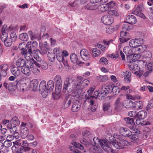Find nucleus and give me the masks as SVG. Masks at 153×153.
<instances>
[{
  "label": "nucleus",
  "instance_id": "aec40b11",
  "mask_svg": "<svg viewBox=\"0 0 153 153\" xmlns=\"http://www.w3.org/2000/svg\"><path fill=\"white\" fill-rule=\"evenodd\" d=\"M12 74L15 76H19L21 74V70L19 68L15 66H13L11 69Z\"/></svg>",
  "mask_w": 153,
  "mask_h": 153
},
{
  "label": "nucleus",
  "instance_id": "69168bd1",
  "mask_svg": "<svg viewBox=\"0 0 153 153\" xmlns=\"http://www.w3.org/2000/svg\"><path fill=\"white\" fill-rule=\"evenodd\" d=\"M3 144L4 146L7 148L10 147L12 145L11 141L7 140L4 141Z\"/></svg>",
  "mask_w": 153,
  "mask_h": 153
},
{
  "label": "nucleus",
  "instance_id": "09e8293b",
  "mask_svg": "<svg viewBox=\"0 0 153 153\" xmlns=\"http://www.w3.org/2000/svg\"><path fill=\"white\" fill-rule=\"evenodd\" d=\"M102 95L101 94H100V92L99 91H96L94 92V94L92 95L91 97H92L93 98H95L96 99H97L98 97V99L99 100H102V97H102Z\"/></svg>",
  "mask_w": 153,
  "mask_h": 153
},
{
  "label": "nucleus",
  "instance_id": "ea45409f",
  "mask_svg": "<svg viewBox=\"0 0 153 153\" xmlns=\"http://www.w3.org/2000/svg\"><path fill=\"white\" fill-rule=\"evenodd\" d=\"M131 47L126 46L123 49V51L127 55V56L128 55H131L132 54V49Z\"/></svg>",
  "mask_w": 153,
  "mask_h": 153
},
{
  "label": "nucleus",
  "instance_id": "4468645a",
  "mask_svg": "<svg viewBox=\"0 0 153 153\" xmlns=\"http://www.w3.org/2000/svg\"><path fill=\"white\" fill-rule=\"evenodd\" d=\"M121 75L124 77V79L126 82L129 83L131 82V73L129 71H126L121 72L120 73Z\"/></svg>",
  "mask_w": 153,
  "mask_h": 153
},
{
  "label": "nucleus",
  "instance_id": "bf43d9fd",
  "mask_svg": "<svg viewBox=\"0 0 153 153\" xmlns=\"http://www.w3.org/2000/svg\"><path fill=\"white\" fill-rule=\"evenodd\" d=\"M48 56L49 60L51 62H53L55 59V55L53 53H48Z\"/></svg>",
  "mask_w": 153,
  "mask_h": 153
},
{
  "label": "nucleus",
  "instance_id": "2f4dec72",
  "mask_svg": "<svg viewBox=\"0 0 153 153\" xmlns=\"http://www.w3.org/2000/svg\"><path fill=\"white\" fill-rule=\"evenodd\" d=\"M133 108L136 109H141L143 107V104L141 101H137L133 102Z\"/></svg>",
  "mask_w": 153,
  "mask_h": 153
},
{
  "label": "nucleus",
  "instance_id": "c03bdc74",
  "mask_svg": "<svg viewBox=\"0 0 153 153\" xmlns=\"http://www.w3.org/2000/svg\"><path fill=\"white\" fill-rule=\"evenodd\" d=\"M21 53L24 57L26 59H28L30 58V56L31 55H29L27 50L24 49L21 50Z\"/></svg>",
  "mask_w": 153,
  "mask_h": 153
},
{
  "label": "nucleus",
  "instance_id": "6e6d98bb",
  "mask_svg": "<svg viewBox=\"0 0 153 153\" xmlns=\"http://www.w3.org/2000/svg\"><path fill=\"white\" fill-rule=\"evenodd\" d=\"M151 65H152L150 63H149L147 65V68L149 70L147 71L144 74L143 76L145 77H146L148 76L149 74L151 73V72L152 71V69H151V68L152 67Z\"/></svg>",
  "mask_w": 153,
  "mask_h": 153
},
{
  "label": "nucleus",
  "instance_id": "e2e57ef3",
  "mask_svg": "<svg viewBox=\"0 0 153 153\" xmlns=\"http://www.w3.org/2000/svg\"><path fill=\"white\" fill-rule=\"evenodd\" d=\"M108 13L114 16H117L119 15L118 13L115 10H111L108 12Z\"/></svg>",
  "mask_w": 153,
  "mask_h": 153
},
{
  "label": "nucleus",
  "instance_id": "f03ea898",
  "mask_svg": "<svg viewBox=\"0 0 153 153\" xmlns=\"http://www.w3.org/2000/svg\"><path fill=\"white\" fill-rule=\"evenodd\" d=\"M93 140L95 144L100 145L101 148L105 152H111V153H117V152L115 150L113 149L114 147H113V148L110 145L111 143L107 142L105 140H100L96 137H94Z\"/></svg>",
  "mask_w": 153,
  "mask_h": 153
},
{
  "label": "nucleus",
  "instance_id": "e433bc0d",
  "mask_svg": "<svg viewBox=\"0 0 153 153\" xmlns=\"http://www.w3.org/2000/svg\"><path fill=\"white\" fill-rule=\"evenodd\" d=\"M127 125L129 127V126L134 125L135 124L134 120L133 118L128 117L124 118Z\"/></svg>",
  "mask_w": 153,
  "mask_h": 153
},
{
  "label": "nucleus",
  "instance_id": "603ef678",
  "mask_svg": "<svg viewBox=\"0 0 153 153\" xmlns=\"http://www.w3.org/2000/svg\"><path fill=\"white\" fill-rule=\"evenodd\" d=\"M7 29V26L6 25H4L1 28V34L0 35L1 38L3 36H5V35L8 36V35L5 32L6 29Z\"/></svg>",
  "mask_w": 153,
  "mask_h": 153
},
{
  "label": "nucleus",
  "instance_id": "37998d69",
  "mask_svg": "<svg viewBox=\"0 0 153 153\" xmlns=\"http://www.w3.org/2000/svg\"><path fill=\"white\" fill-rule=\"evenodd\" d=\"M126 22L124 24L123 26V29L124 31H127L130 30L132 27V26Z\"/></svg>",
  "mask_w": 153,
  "mask_h": 153
},
{
  "label": "nucleus",
  "instance_id": "3c124183",
  "mask_svg": "<svg viewBox=\"0 0 153 153\" xmlns=\"http://www.w3.org/2000/svg\"><path fill=\"white\" fill-rule=\"evenodd\" d=\"M98 8L101 11L103 12L108 10V6L106 4H103L100 5Z\"/></svg>",
  "mask_w": 153,
  "mask_h": 153
},
{
  "label": "nucleus",
  "instance_id": "79ce46f5",
  "mask_svg": "<svg viewBox=\"0 0 153 153\" xmlns=\"http://www.w3.org/2000/svg\"><path fill=\"white\" fill-rule=\"evenodd\" d=\"M19 38L22 41H27L28 39V36L27 33H23L19 35Z\"/></svg>",
  "mask_w": 153,
  "mask_h": 153
},
{
  "label": "nucleus",
  "instance_id": "473e14b6",
  "mask_svg": "<svg viewBox=\"0 0 153 153\" xmlns=\"http://www.w3.org/2000/svg\"><path fill=\"white\" fill-rule=\"evenodd\" d=\"M133 101L129 100L124 101L123 106L126 108H133Z\"/></svg>",
  "mask_w": 153,
  "mask_h": 153
},
{
  "label": "nucleus",
  "instance_id": "cd10ccee",
  "mask_svg": "<svg viewBox=\"0 0 153 153\" xmlns=\"http://www.w3.org/2000/svg\"><path fill=\"white\" fill-rule=\"evenodd\" d=\"M56 56V59L59 62H62L65 66L68 65L67 61L65 59L61 53H58Z\"/></svg>",
  "mask_w": 153,
  "mask_h": 153
},
{
  "label": "nucleus",
  "instance_id": "4be33fe9",
  "mask_svg": "<svg viewBox=\"0 0 153 153\" xmlns=\"http://www.w3.org/2000/svg\"><path fill=\"white\" fill-rule=\"evenodd\" d=\"M15 84V82L13 83L5 82L3 84V86L9 91H13L14 90V87L16 86V85H14Z\"/></svg>",
  "mask_w": 153,
  "mask_h": 153
},
{
  "label": "nucleus",
  "instance_id": "7c9ffc66",
  "mask_svg": "<svg viewBox=\"0 0 153 153\" xmlns=\"http://www.w3.org/2000/svg\"><path fill=\"white\" fill-rule=\"evenodd\" d=\"M76 79H79L80 80V85L79 86V89L80 88H82L88 85L89 83V81L88 80L85 79L82 82V80L81 78H77Z\"/></svg>",
  "mask_w": 153,
  "mask_h": 153
},
{
  "label": "nucleus",
  "instance_id": "8fccbe9b",
  "mask_svg": "<svg viewBox=\"0 0 153 153\" xmlns=\"http://www.w3.org/2000/svg\"><path fill=\"white\" fill-rule=\"evenodd\" d=\"M10 121L13 124V125L15 126H18L20 123L18 119L16 117H15L12 119Z\"/></svg>",
  "mask_w": 153,
  "mask_h": 153
},
{
  "label": "nucleus",
  "instance_id": "5fc2aeb1",
  "mask_svg": "<svg viewBox=\"0 0 153 153\" xmlns=\"http://www.w3.org/2000/svg\"><path fill=\"white\" fill-rule=\"evenodd\" d=\"M92 3L88 4L85 6L86 9L90 10H95L97 8L95 5L93 4Z\"/></svg>",
  "mask_w": 153,
  "mask_h": 153
},
{
  "label": "nucleus",
  "instance_id": "f8f14e48",
  "mask_svg": "<svg viewBox=\"0 0 153 153\" xmlns=\"http://www.w3.org/2000/svg\"><path fill=\"white\" fill-rule=\"evenodd\" d=\"M28 33L30 36L31 40L36 39L38 41H39L41 39V34L39 33H33L30 30L28 31Z\"/></svg>",
  "mask_w": 153,
  "mask_h": 153
},
{
  "label": "nucleus",
  "instance_id": "5701e85b",
  "mask_svg": "<svg viewBox=\"0 0 153 153\" xmlns=\"http://www.w3.org/2000/svg\"><path fill=\"white\" fill-rule=\"evenodd\" d=\"M91 132L88 131H85L82 133V136L84 140H81L80 142L82 143H85L87 140H88V139L91 136Z\"/></svg>",
  "mask_w": 153,
  "mask_h": 153
},
{
  "label": "nucleus",
  "instance_id": "72a5a7b5",
  "mask_svg": "<svg viewBox=\"0 0 153 153\" xmlns=\"http://www.w3.org/2000/svg\"><path fill=\"white\" fill-rule=\"evenodd\" d=\"M25 64V60L22 59H18L16 63V64L17 67L19 68L23 67Z\"/></svg>",
  "mask_w": 153,
  "mask_h": 153
},
{
  "label": "nucleus",
  "instance_id": "774afa93",
  "mask_svg": "<svg viewBox=\"0 0 153 153\" xmlns=\"http://www.w3.org/2000/svg\"><path fill=\"white\" fill-rule=\"evenodd\" d=\"M143 73V71L141 69H140L139 71H136L134 73V74L139 77H140Z\"/></svg>",
  "mask_w": 153,
  "mask_h": 153
},
{
  "label": "nucleus",
  "instance_id": "052dcab7",
  "mask_svg": "<svg viewBox=\"0 0 153 153\" xmlns=\"http://www.w3.org/2000/svg\"><path fill=\"white\" fill-rule=\"evenodd\" d=\"M98 79L101 82H105L108 79L107 76H100L98 77Z\"/></svg>",
  "mask_w": 153,
  "mask_h": 153
},
{
  "label": "nucleus",
  "instance_id": "dca6fc26",
  "mask_svg": "<svg viewBox=\"0 0 153 153\" xmlns=\"http://www.w3.org/2000/svg\"><path fill=\"white\" fill-rule=\"evenodd\" d=\"M122 100L120 98H118L116 100L114 105L115 106V109L117 111L120 110L123 106Z\"/></svg>",
  "mask_w": 153,
  "mask_h": 153
},
{
  "label": "nucleus",
  "instance_id": "a211bd4d",
  "mask_svg": "<svg viewBox=\"0 0 153 153\" xmlns=\"http://www.w3.org/2000/svg\"><path fill=\"white\" fill-rule=\"evenodd\" d=\"M139 58V55L137 54H132L131 55H128L127 56V59L130 63L135 62Z\"/></svg>",
  "mask_w": 153,
  "mask_h": 153
},
{
  "label": "nucleus",
  "instance_id": "a19ab883",
  "mask_svg": "<svg viewBox=\"0 0 153 153\" xmlns=\"http://www.w3.org/2000/svg\"><path fill=\"white\" fill-rule=\"evenodd\" d=\"M146 49V46L145 45H140L136 48L135 50L138 51L139 53H142L145 51Z\"/></svg>",
  "mask_w": 153,
  "mask_h": 153
},
{
  "label": "nucleus",
  "instance_id": "c85d7f7f",
  "mask_svg": "<svg viewBox=\"0 0 153 153\" xmlns=\"http://www.w3.org/2000/svg\"><path fill=\"white\" fill-rule=\"evenodd\" d=\"M132 134L129 137V138L131 140V142L135 143H137L138 142L139 136L138 134Z\"/></svg>",
  "mask_w": 153,
  "mask_h": 153
},
{
  "label": "nucleus",
  "instance_id": "a878e982",
  "mask_svg": "<svg viewBox=\"0 0 153 153\" xmlns=\"http://www.w3.org/2000/svg\"><path fill=\"white\" fill-rule=\"evenodd\" d=\"M122 134L124 136L129 137L132 133L131 131L127 128H122L120 130Z\"/></svg>",
  "mask_w": 153,
  "mask_h": 153
},
{
  "label": "nucleus",
  "instance_id": "338daca9",
  "mask_svg": "<svg viewBox=\"0 0 153 153\" xmlns=\"http://www.w3.org/2000/svg\"><path fill=\"white\" fill-rule=\"evenodd\" d=\"M137 112L134 111H130L128 114V115L129 116L135 118L137 117Z\"/></svg>",
  "mask_w": 153,
  "mask_h": 153
},
{
  "label": "nucleus",
  "instance_id": "423d86ee",
  "mask_svg": "<svg viewBox=\"0 0 153 153\" xmlns=\"http://www.w3.org/2000/svg\"><path fill=\"white\" fill-rule=\"evenodd\" d=\"M118 138L120 141V142L115 143L114 144H111L110 145L112 148H113V147H114L117 149H123V146H127L129 144V142L126 140H121V136H119Z\"/></svg>",
  "mask_w": 153,
  "mask_h": 153
},
{
  "label": "nucleus",
  "instance_id": "13d9d810",
  "mask_svg": "<svg viewBox=\"0 0 153 153\" xmlns=\"http://www.w3.org/2000/svg\"><path fill=\"white\" fill-rule=\"evenodd\" d=\"M132 13L134 15L138 16H139L145 19L146 18L145 16L142 13L140 12L136 11H133Z\"/></svg>",
  "mask_w": 153,
  "mask_h": 153
},
{
  "label": "nucleus",
  "instance_id": "bb28decb",
  "mask_svg": "<svg viewBox=\"0 0 153 153\" xmlns=\"http://www.w3.org/2000/svg\"><path fill=\"white\" fill-rule=\"evenodd\" d=\"M7 127L8 129H10V131L11 132L14 133V135H15V134H19V133L16 132L17 129L16 126L13 125V126L11 123H9L7 124Z\"/></svg>",
  "mask_w": 153,
  "mask_h": 153
},
{
  "label": "nucleus",
  "instance_id": "1a4fd4ad",
  "mask_svg": "<svg viewBox=\"0 0 153 153\" xmlns=\"http://www.w3.org/2000/svg\"><path fill=\"white\" fill-rule=\"evenodd\" d=\"M39 46L40 49V53L42 55H44L47 53L49 50V46L47 44V42H45L44 44H43L42 43L40 42Z\"/></svg>",
  "mask_w": 153,
  "mask_h": 153
},
{
  "label": "nucleus",
  "instance_id": "9b49d317",
  "mask_svg": "<svg viewBox=\"0 0 153 153\" xmlns=\"http://www.w3.org/2000/svg\"><path fill=\"white\" fill-rule=\"evenodd\" d=\"M143 43V39L141 38L135 39L131 40L129 42L130 47L132 48H136Z\"/></svg>",
  "mask_w": 153,
  "mask_h": 153
},
{
  "label": "nucleus",
  "instance_id": "7ed1b4c3",
  "mask_svg": "<svg viewBox=\"0 0 153 153\" xmlns=\"http://www.w3.org/2000/svg\"><path fill=\"white\" fill-rule=\"evenodd\" d=\"M8 36L5 35V36L2 37L1 39L5 46L10 47L12 45L13 42L16 40L17 36L16 33L14 32L11 33L10 37L8 38Z\"/></svg>",
  "mask_w": 153,
  "mask_h": 153
},
{
  "label": "nucleus",
  "instance_id": "b1692460",
  "mask_svg": "<svg viewBox=\"0 0 153 153\" xmlns=\"http://www.w3.org/2000/svg\"><path fill=\"white\" fill-rule=\"evenodd\" d=\"M126 19L127 21V22L131 24H134L137 22V19L133 15H129L128 16Z\"/></svg>",
  "mask_w": 153,
  "mask_h": 153
},
{
  "label": "nucleus",
  "instance_id": "2eb2a0df",
  "mask_svg": "<svg viewBox=\"0 0 153 153\" xmlns=\"http://www.w3.org/2000/svg\"><path fill=\"white\" fill-rule=\"evenodd\" d=\"M56 86L58 89H61L62 88V80L60 76L59 75L56 76L54 79Z\"/></svg>",
  "mask_w": 153,
  "mask_h": 153
},
{
  "label": "nucleus",
  "instance_id": "f3484780",
  "mask_svg": "<svg viewBox=\"0 0 153 153\" xmlns=\"http://www.w3.org/2000/svg\"><path fill=\"white\" fill-rule=\"evenodd\" d=\"M9 65L7 64H3L0 65V70L2 76L4 77L7 75V71Z\"/></svg>",
  "mask_w": 153,
  "mask_h": 153
},
{
  "label": "nucleus",
  "instance_id": "c756f323",
  "mask_svg": "<svg viewBox=\"0 0 153 153\" xmlns=\"http://www.w3.org/2000/svg\"><path fill=\"white\" fill-rule=\"evenodd\" d=\"M29 133V130L27 128H22L21 130V136L23 138H25L27 137Z\"/></svg>",
  "mask_w": 153,
  "mask_h": 153
},
{
  "label": "nucleus",
  "instance_id": "393cba45",
  "mask_svg": "<svg viewBox=\"0 0 153 153\" xmlns=\"http://www.w3.org/2000/svg\"><path fill=\"white\" fill-rule=\"evenodd\" d=\"M70 58L71 62L74 63H76L78 64H80L82 63V62L79 61L76 55L74 53L71 54L70 56Z\"/></svg>",
  "mask_w": 153,
  "mask_h": 153
},
{
  "label": "nucleus",
  "instance_id": "4c0bfd02",
  "mask_svg": "<svg viewBox=\"0 0 153 153\" xmlns=\"http://www.w3.org/2000/svg\"><path fill=\"white\" fill-rule=\"evenodd\" d=\"M90 105L91 106V110L92 112H94L97 108V103L92 100H91L90 101Z\"/></svg>",
  "mask_w": 153,
  "mask_h": 153
},
{
  "label": "nucleus",
  "instance_id": "a18cd8bd",
  "mask_svg": "<svg viewBox=\"0 0 153 153\" xmlns=\"http://www.w3.org/2000/svg\"><path fill=\"white\" fill-rule=\"evenodd\" d=\"M72 144L74 146H70L74 147V149H77L76 148H78L80 149L83 150L84 148L83 146L81 144L77 143L75 141L72 143Z\"/></svg>",
  "mask_w": 153,
  "mask_h": 153
},
{
  "label": "nucleus",
  "instance_id": "0eeeda50",
  "mask_svg": "<svg viewBox=\"0 0 153 153\" xmlns=\"http://www.w3.org/2000/svg\"><path fill=\"white\" fill-rule=\"evenodd\" d=\"M46 83L45 80H42L40 82L39 86V90L41 92L42 95L44 98H45L47 96L48 93Z\"/></svg>",
  "mask_w": 153,
  "mask_h": 153
},
{
  "label": "nucleus",
  "instance_id": "f257e3e1",
  "mask_svg": "<svg viewBox=\"0 0 153 153\" xmlns=\"http://www.w3.org/2000/svg\"><path fill=\"white\" fill-rule=\"evenodd\" d=\"M80 81L79 79H76L74 83H72L69 77L66 78L64 82L63 91L65 92L67 91L68 92H77L79 89V86L80 85Z\"/></svg>",
  "mask_w": 153,
  "mask_h": 153
},
{
  "label": "nucleus",
  "instance_id": "6e6552de",
  "mask_svg": "<svg viewBox=\"0 0 153 153\" xmlns=\"http://www.w3.org/2000/svg\"><path fill=\"white\" fill-rule=\"evenodd\" d=\"M38 46V43L35 41L32 43L31 41H29L27 43L26 46L28 50V55H31L32 53V51H34L35 48Z\"/></svg>",
  "mask_w": 153,
  "mask_h": 153
},
{
  "label": "nucleus",
  "instance_id": "39448f33",
  "mask_svg": "<svg viewBox=\"0 0 153 153\" xmlns=\"http://www.w3.org/2000/svg\"><path fill=\"white\" fill-rule=\"evenodd\" d=\"M115 88H117V86L108 84L103 85L100 91V93L102 95V97H104L107 95L109 93L111 92L113 89Z\"/></svg>",
  "mask_w": 153,
  "mask_h": 153
},
{
  "label": "nucleus",
  "instance_id": "ddd939ff",
  "mask_svg": "<svg viewBox=\"0 0 153 153\" xmlns=\"http://www.w3.org/2000/svg\"><path fill=\"white\" fill-rule=\"evenodd\" d=\"M80 55L82 58L84 60L88 59L90 56L88 51L84 49L81 51Z\"/></svg>",
  "mask_w": 153,
  "mask_h": 153
},
{
  "label": "nucleus",
  "instance_id": "49530a36",
  "mask_svg": "<svg viewBox=\"0 0 153 153\" xmlns=\"http://www.w3.org/2000/svg\"><path fill=\"white\" fill-rule=\"evenodd\" d=\"M130 129L133 131V133L134 134H140L141 132L139 131L137 126L135 125V124L134 125L130 126L129 127Z\"/></svg>",
  "mask_w": 153,
  "mask_h": 153
},
{
  "label": "nucleus",
  "instance_id": "680f3d73",
  "mask_svg": "<svg viewBox=\"0 0 153 153\" xmlns=\"http://www.w3.org/2000/svg\"><path fill=\"white\" fill-rule=\"evenodd\" d=\"M26 67H28L29 68H33L34 66L33 63L31 61L28 60L26 63H25Z\"/></svg>",
  "mask_w": 153,
  "mask_h": 153
},
{
  "label": "nucleus",
  "instance_id": "4d7b16f0",
  "mask_svg": "<svg viewBox=\"0 0 153 153\" xmlns=\"http://www.w3.org/2000/svg\"><path fill=\"white\" fill-rule=\"evenodd\" d=\"M138 65L135 63H131L129 64V68L130 70L135 71L138 69Z\"/></svg>",
  "mask_w": 153,
  "mask_h": 153
},
{
  "label": "nucleus",
  "instance_id": "6ab92c4d",
  "mask_svg": "<svg viewBox=\"0 0 153 153\" xmlns=\"http://www.w3.org/2000/svg\"><path fill=\"white\" fill-rule=\"evenodd\" d=\"M30 88H33V91H36L38 89L39 82L37 79H34L30 82Z\"/></svg>",
  "mask_w": 153,
  "mask_h": 153
},
{
  "label": "nucleus",
  "instance_id": "de8ad7c7",
  "mask_svg": "<svg viewBox=\"0 0 153 153\" xmlns=\"http://www.w3.org/2000/svg\"><path fill=\"white\" fill-rule=\"evenodd\" d=\"M91 51L94 57H97L101 53L100 51L97 48H93L91 50Z\"/></svg>",
  "mask_w": 153,
  "mask_h": 153
},
{
  "label": "nucleus",
  "instance_id": "f704fd0d",
  "mask_svg": "<svg viewBox=\"0 0 153 153\" xmlns=\"http://www.w3.org/2000/svg\"><path fill=\"white\" fill-rule=\"evenodd\" d=\"M47 89L48 93L52 91L54 87L53 81L51 80H49L47 82Z\"/></svg>",
  "mask_w": 153,
  "mask_h": 153
},
{
  "label": "nucleus",
  "instance_id": "58836bf2",
  "mask_svg": "<svg viewBox=\"0 0 153 153\" xmlns=\"http://www.w3.org/2000/svg\"><path fill=\"white\" fill-rule=\"evenodd\" d=\"M21 72L25 75L29 76L30 75V71L29 69L26 67H24L21 69Z\"/></svg>",
  "mask_w": 153,
  "mask_h": 153
},
{
  "label": "nucleus",
  "instance_id": "0e129e2a",
  "mask_svg": "<svg viewBox=\"0 0 153 153\" xmlns=\"http://www.w3.org/2000/svg\"><path fill=\"white\" fill-rule=\"evenodd\" d=\"M106 5L108 6V9L109 10H111V8H114L115 6V4L114 1H111L107 3Z\"/></svg>",
  "mask_w": 153,
  "mask_h": 153
},
{
  "label": "nucleus",
  "instance_id": "c9c22d12",
  "mask_svg": "<svg viewBox=\"0 0 153 153\" xmlns=\"http://www.w3.org/2000/svg\"><path fill=\"white\" fill-rule=\"evenodd\" d=\"M147 116V113L144 111H141L137 113V117L138 118L143 119L145 118Z\"/></svg>",
  "mask_w": 153,
  "mask_h": 153
},
{
  "label": "nucleus",
  "instance_id": "20e7f679",
  "mask_svg": "<svg viewBox=\"0 0 153 153\" xmlns=\"http://www.w3.org/2000/svg\"><path fill=\"white\" fill-rule=\"evenodd\" d=\"M14 85H16V87L19 91H26L28 87V83L24 78L21 79L18 81L16 80Z\"/></svg>",
  "mask_w": 153,
  "mask_h": 153
},
{
  "label": "nucleus",
  "instance_id": "9d476101",
  "mask_svg": "<svg viewBox=\"0 0 153 153\" xmlns=\"http://www.w3.org/2000/svg\"><path fill=\"white\" fill-rule=\"evenodd\" d=\"M101 21L104 24L109 25L113 22L114 19L110 15H105L102 17Z\"/></svg>",
  "mask_w": 153,
  "mask_h": 153
},
{
  "label": "nucleus",
  "instance_id": "412c9836",
  "mask_svg": "<svg viewBox=\"0 0 153 153\" xmlns=\"http://www.w3.org/2000/svg\"><path fill=\"white\" fill-rule=\"evenodd\" d=\"M81 107V104L80 102L77 100H76L74 103L72 108L71 111L73 112L78 111Z\"/></svg>",
  "mask_w": 153,
  "mask_h": 153
},
{
  "label": "nucleus",
  "instance_id": "864d4df0",
  "mask_svg": "<svg viewBox=\"0 0 153 153\" xmlns=\"http://www.w3.org/2000/svg\"><path fill=\"white\" fill-rule=\"evenodd\" d=\"M143 9V4H140L139 5H137L135 7L134 10L136 11L140 12Z\"/></svg>",
  "mask_w": 153,
  "mask_h": 153
}]
</instances>
